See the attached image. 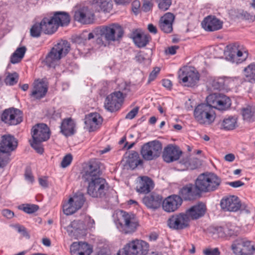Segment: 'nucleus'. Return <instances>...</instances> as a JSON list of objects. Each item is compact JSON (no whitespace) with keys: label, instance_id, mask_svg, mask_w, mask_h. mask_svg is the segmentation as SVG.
Returning <instances> with one entry per match:
<instances>
[{"label":"nucleus","instance_id":"1","mask_svg":"<svg viewBox=\"0 0 255 255\" xmlns=\"http://www.w3.org/2000/svg\"><path fill=\"white\" fill-rule=\"evenodd\" d=\"M101 174L100 167L96 163L88 164L83 170L82 178L88 184L87 193L93 198L105 197L108 189V183Z\"/></svg>","mask_w":255,"mask_h":255},{"label":"nucleus","instance_id":"2","mask_svg":"<svg viewBox=\"0 0 255 255\" xmlns=\"http://www.w3.org/2000/svg\"><path fill=\"white\" fill-rule=\"evenodd\" d=\"M94 33L96 36H100L97 38V43L99 45L106 46L102 38L108 42L120 41L123 36L124 31L120 24L112 23L97 27L94 30Z\"/></svg>","mask_w":255,"mask_h":255},{"label":"nucleus","instance_id":"3","mask_svg":"<svg viewBox=\"0 0 255 255\" xmlns=\"http://www.w3.org/2000/svg\"><path fill=\"white\" fill-rule=\"evenodd\" d=\"M70 44L66 40H61L51 49L45 58L49 67H54L57 62L69 52Z\"/></svg>","mask_w":255,"mask_h":255},{"label":"nucleus","instance_id":"4","mask_svg":"<svg viewBox=\"0 0 255 255\" xmlns=\"http://www.w3.org/2000/svg\"><path fill=\"white\" fill-rule=\"evenodd\" d=\"M195 121L201 125H210L215 119V113L211 107L205 103L199 104L194 110Z\"/></svg>","mask_w":255,"mask_h":255},{"label":"nucleus","instance_id":"5","mask_svg":"<svg viewBox=\"0 0 255 255\" xmlns=\"http://www.w3.org/2000/svg\"><path fill=\"white\" fill-rule=\"evenodd\" d=\"M162 145L161 142L154 140L144 143L141 147L142 158L147 161L155 160L161 155Z\"/></svg>","mask_w":255,"mask_h":255},{"label":"nucleus","instance_id":"6","mask_svg":"<svg viewBox=\"0 0 255 255\" xmlns=\"http://www.w3.org/2000/svg\"><path fill=\"white\" fill-rule=\"evenodd\" d=\"M206 104L209 105L211 109H217L219 110L225 111L231 106V100L226 96L215 93L209 95L206 98Z\"/></svg>","mask_w":255,"mask_h":255},{"label":"nucleus","instance_id":"7","mask_svg":"<svg viewBox=\"0 0 255 255\" xmlns=\"http://www.w3.org/2000/svg\"><path fill=\"white\" fill-rule=\"evenodd\" d=\"M148 248V244L146 242L135 240L127 244L123 250L125 255H145Z\"/></svg>","mask_w":255,"mask_h":255},{"label":"nucleus","instance_id":"8","mask_svg":"<svg viewBox=\"0 0 255 255\" xmlns=\"http://www.w3.org/2000/svg\"><path fill=\"white\" fill-rule=\"evenodd\" d=\"M225 55L226 59L233 63H241L245 60L248 53L242 50L239 43H235L226 47Z\"/></svg>","mask_w":255,"mask_h":255},{"label":"nucleus","instance_id":"9","mask_svg":"<svg viewBox=\"0 0 255 255\" xmlns=\"http://www.w3.org/2000/svg\"><path fill=\"white\" fill-rule=\"evenodd\" d=\"M231 249L236 255H253L255 252V247L251 242L242 238L235 240Z\"/></svg>","mask_w":255,"mask_h":255},{"label":"nucleus","instance_id":"10","mask_svg":"<svg viewBox=\"0 0 255 255\" xmlns=\"http://www.w3.org/2000/svg\"><path fill=\"white\" fill-rule=\"evenodd\" d=\"M85 199L83 193H76L73 197H71L68 202L63 206L64 214L71 215L80 209L83 206Z\"/></svg>","mask_w":255,"mask_h":255},{"label":"nucleus","instance_id":"11","mask_svg":"<svg viewBox=\"0 0 255 255\" xmlns=\"http://www.w3.org/2000/svg\"><path fill=\"white\" fill-rule=\"evenodd\" d=\"M190 219L185 213H181L172 215L167 220V225L174 230H182L189 225Z\"/></svg>","mask_w":255,"mask_h":255},{"label":"nucleus","instance_id":"12","mask_svg":"<svg viewBox=\"0 0 255 255\" xmlns=\"http://www.w3.org/2000/svg\"><path fill=\"white\" fill-rule=\"evenodd\" d=\"M180 82L185 86L193 87L199 80L197 72L191 68H184L179 74Z\"/></svg>","mask_w":255,"mask_h":255},{"label":"nucleus","instance_id":"13","mask_svg":"<svg viewBox=\"0 0 255 255\" xmlns=\"http://www.w3.org/2000/svg\"><path fill=\"white\" fill-rule=\"evenodd\" d=\"M1 120L9 126L16 125L22 121V113L19 110L17 109H6L1 115Z\"/></svg>","mask_w":255,"mask_h":255},{"label":"nucleus","instance_id":"14","mask_svg":"<svg viewBox=\"0 0 255 255\" xmlns=\"http://www.w3.org/2000/svg\"><path fill=\"white\" fill-rule=\"evenodd\" d=\"M124 100L121 94L113 92L106 97L104 107L108 111L114 112L121 108Z\"/></svg>","mask_w":255,"mask_h":255},{"label":"nucleus","instance_id":"15","mask_svg":"<svg viewBox=\"0 0 255 255\" xmlns=\"http://www.w3.org/2000/svg\"><path fill=\"white\" fill-rule=\"evenodd\" d=\"M179 196L181 197L182 201H191L200 197L201 194L195 184L188 183L180 189Z\"/></svg>","mask_w":255,"mask_h":255},{"label":"nucleus","instance_id":"16","mask_svg":"<svg viewBox=\"0 0 255 255\" xmlns=\"http://www.w3.org/2000/svg\"><path fill=\"white\" fill-rule=\"evenodd\" d=\"M120 221L122 231L125 234L134 232L138 226L133 214H129L124 212Z\"/></svg>","mask_w":255,"mask_h":255},{"label":"nucleus","instance_id":"17","mask_svg":"<svg viewBox=\"0 0 255 255\" xmlns=\"http://www.w3.org/2000/svg\"><path fill=\"white\" fill-rule=\"evenodd\" d=\"M74 19L82 24H91L94 19V14L87 6H80L75 10Z\"/></svg>","mask_w":255,"mask_h":255},{"label":"nucleus","instance_id":"18","mask_svg":"<svg viewBox=\"0 0 255 255\" xmlns=\"http://www.w3.org/2000/svg\"><path fill=\"white\" fill-rule=\"evenodd\" d=\"M183 201L178 195H172L162 201V206L163 210L168 213L176 211L181 206Z\"/></svg>","mask_w":255,"mask_h":255},{"label":"nucleus","instance_id":"19","mask_svg":"<svg viewBox=\"0 0 255 255\" xmlns=\"http://www.w3.org/2000/svg\"><path fill=\"white\" fill-rule=\"evenodd\" d=\"M86 226L82 221L74 220L67 227V231L70 236L78 239L86 235Z\"/></svg>","mask_w":255,"mask_h":255},{"label":"nucleus","instance_id":"20","mask_svg":"<svg viewBox=\"0 0 255 255\" xmlns=\"http://www.w3.org/2000/svg\"><path fill=\"white\" fill-rule=\"evenodd\" d=\"M221 208L226 211L236 212L241 207L239 198L234 195L223 198L220 202Z\"/></svg>","mask_w":255,"mask_h":255},{"label":"nucleus","instance_id":"21","mask_svg":"<svg viewBox=\"0 0 255 255\" xmlns=\"http://www.w3.org/2000/svg\"><path fill=\"white\" fill-rule=\"evenodd\" d=\"M31 134L34 140L44 141L50 137L49 129L45 124H37L32 128Z\"/></svg>","mask_w":255,"mask_h":255},{"label":"nucleus","instance_id":"22","mask_svg":"<svg viewBox=\"0 0 255 255\" xmlns=\"http://www.w3.org/2000/svg\"><path fill=\"white\" fill-rule=\"evenodd\" d=\"M17 146L16 139L10 134H4L0 140V150L5 153H9Z\"/></svg>","mask_w":255,"mask_h":255},{"label":"nucleus","instance_id":"23","mask_svg":"<svg viewBox=\"0 0 255 255\" xmlns=\"http://www.w3.org/2000/svg\"><path fill=\"white\" fill-rule=\"evenodd\" d=\"M182 153L178 146L169 144L163 149L162 158L165 162L170 163L179 159Z\"/></svg>","mask_w":255,"mask_h":255},{"label":"nucleus","instance_id":"24","mask_svg":"<svg viewBox=\"0 0 255 255\" xmlns=\"http://www.w3.org/2000/svg\"><path fill=\"white\" fill-rule=\"evenodd\" d=\"M102 122L103 119L99 114L91 113L85 117V128L90 132L95 131L99 128Z\"/></svg>","mask_w":255,"mask_h":255},{"label":"nucleus","instance_id":"25","mask_svg":"<svg viewBox=\"0 0 255 255\" xmlns=\"http://www.w3.org/2000/svg\"><path fill=\"white\" fill-rule=\"evenodd\" d=\"M92 252L91 246L85 242H74L70 247L71 255H90Z\"/></svg>","mask_w":255,"mask_h":255},{"label":"nucleus","instance_id":"26","mask_svg":"<svg viewBox=\"0 0 255 255\" xmlns=\"http://www.w3.org/2000/svg\"><path fill=\"white\" fill-rule=\"evenodd\" d=\"M203 28L206 31H214L222 28L223 22L213 16H208L202 22Z\"/></svg>","mask_w":255,"mask_h":255},{"label":"nucleus","instance_id":"27","mask_svg":"<svg viewBox=\"0 0 255 255\" xmlns=\"http://www.w3.org/2000/svg\"><path fill=\"white\" fill-rule=\"evenodd\" d=\"M174 15L170 12L166 13L162 16L159 21V26L164 33H169L172 31V24L174 20Z\"/></svg>","mask_w":255,"mask_h":255},{"label":"nucleus","instance_id":"28","mask_svg":"<svg viewBox=\"0 0 255 255\" xmlns=\"http://www.w3.org/2000/svg\"><path fill=\"white\" fill-rule=\"evenodd\" d=\"M47 90V85L44 81L36 80L33 83V88L30 95L36 99H40L45 96Z\"/></svg>","mask_w":255,"mask_h":255},{"label":"nucleus","instance_id":"29","mask_svg":"<svg viewBox=\"0 0 255 255\" xmlns=\"http://www.w3.org/2000/svg\"><path fill=\"white\" fill-rule=\"evenodd\" d=\"M206 211V205L200 202L186 210V213L190 219L195 220L203 216Z\"/></svg>","mask_w":255,"mask_h":255},{"label":"nucleus","instance_id":"30","mask_svg":"<svg viewBox=\"0 0 255 255\" xmlns=\"http://www.w3.org/2000/svg\"><path fill=\"white\" fill-rule=\"evenodd\" d=\"M143 203L148 208L156 209L158 208L162 203L161 196L156 193H151L143 198Z\"/></svg>","mask_w":255,"mask_h":255},{"label":"nucleus","instance_id":"31","mask_svg":"<svg viewBox=\"0 0 255 255\" xmlns=\"http://www.w3.org/2000/svg\"><path fill=\"white\" fill-rule=\"evenodd\" d=\"M53 18L51 15L44 17L40 22L42 31L46 34H52L55 32L58 27L53 21Z\"/></svg>","mask_w":255,"mask_h":255},{"label":"nucleus","instance_id":"32","mask_svg":"<svg viewBox=\"0 0 255 255\" xmlns=\"http://www.w3.org/2000/svg\"><path fill=\"white\" fill-rule=\"evenodd\" d=\"M76 124L71 118H67L63 120L61 126V132L66 136H71L76 131Z\"/></svg>","mask_w":255,"mask_h":255},{"label":"nucleus","instance_id":"33","mask_svg":"<svg viewBox=\"0 0 255 255\" xmlns=\"http://www.w3.org/2000/svg\"><path fill=\"white\" fill-rule=\"evenodd\" d=\"M58 28L60 26H67L70 21L69 14L64 11H55L51 14Z\"/></svg>","mask_w":255,"mask_h":255},{"label":"nucleus","instance_id":"34","mask_svg":"<svg viewBox=\"0 0 255 255\" xmlns=\"http://www.w3.org/2000/svg\"><path fill=\"white\" fill-rule=\"evenodd\" d=\"M229 78L223 77H211L209 80V89L210 90H221L227 86Z\"/></svg>","mask_w":255,"mask_h":255},{"label":"nucleus","instance_id":"35","mask_svg":"<svg viewBox=\"0 0 255 255\" xmlns=\"http://www.w3.org/2000/svg\"><path fill=\"white\" fill-rule=\"evenodd\" d=\"M154 183L153 181L147 176L141 177L138 185L136 187L138 192L143 194H147L153 188Z\"/></svg>","mask_w":255,"mask_h":255},{"label":"nucleus","instance_id":"36","mask_svg":"<svg viewBox=\"0 0 255 255\" xmlns=\"http://www.w3.org/2000/svg\"><path fill=\"white\" fill-rule=\"evenodd\" d=\"M91 3L92 7L98 12H109L112 8V1L110 0H92Z\"/></svg>","mask_w":255,"mask_h":255},{"label":"nucleus","instance_id":"37","mask_svg":"<svg viewBox=\"0 0 255 255\" xmlns=\"http://www.w3.org/2000/svg\"><path fill=\"white\" fill-rule=\"evenodd\" d=\"M127 164L129 165L130 168L134 169L138 165H142L143 161L140 159L139 154L135 151H131L128 153L126 161Z\"/></svg>","mask_w":255,"mask_h":255},{"label":"nucleus","instance_id":"38","mask_svg":"<svg viewBox=\"0 0 255 255\" xmlns=\"http://www.w3.org/2000/svg\"><path fill=\"white\" fill-rule=\"evenodd\" d=\"M208 192L216 190L220 185L221 180L220 178L214 173H206Z\"/></svg>","mask_w":255,"mask_h":255},{"label":"nucleus","instance_id":"39","mask_svg":"<svg viewBox=\"0 0 255 255\" xmlns=\"http://www.w3.org/2000/svg\"><path fill=\"white\" fill-rule=\"evenodd\" d=\"M208 181L206 173L201 174L195 180V184L201 194L202 192H208Z\"/></svg>","mask_w":255,"mask_h":255},{"label":"nucleus","instance_id":"40","mask_svg":"<svg viewBox=\"0 0 255 255\" xmlns=\"http://www.w3.org/2000/svg\"><path fill=\"white\" fill-rule=\"evenodd\" d=\"M237 127V119L235 117H229L225 118L220 123L221 129L230 130L235 129Z\"/></svg>","mask_w":255,"mask_h":255},{"label":"nucleus","instance_id":"41","mask_svg":"<svg viewBox=\"0 0 255 255\" xmlns=\"http://www.w3.org/2000/svg\"><path fill=\"white\" fill-rule=\"evenodd\" d=\"M242 114L245 121L254 122L255 120V106H248L242 109Z\"/></svg>","mask_w":255,"mask_h":255},{"label":"nucleus","instance_id":"42","mask_svg":"<svg viewBox=\"0 0 255 255\" xmlns=\"http://www.w3.org/2000/svg\"><path fill=\"white\" fill-rule=\"evenodd\" d=\"M244 71L246 80L250 83H255V62L249 64Z\"/></svg>","mask_w":255,"mask_h":255},{"label":"nucleus","instance_id":"43","mask_svg":"<svg viewBox=\"0 0 255 255\" xmlns=\"http://www.w3.org/2000/svg\"><path fill=\"white\" fill-rule=\"evenodd\" d=\"M149 37V35L146 34L137 33L133 36V40L137 46L143 47L148 43Z\"/></svg>","mask_w":255,"mask_h":255},{"label":"nucleus","instance_id":"44","mask_svg":"<svg viewBox=\"0 0 255 255\" xmlns=\"http://www.w3.org/2000/svg\"><path fill=\"white\" fill-rule=\"evenodd\" d=\"M18 80V75L17 73H8L4 79L6 85L13 86L16 84Z\"/></svg>","mask_w":255,"mask_h":255},{"label":"nucleus","instance_id":"45","mask_svg":"<svg viewBox=\"0 0 255 255\" xmlns=\"http://www.w3.org/2000/svg\"><path fill=\"white\" fill-rule=\"evenodd\" d=\"M118 91L114 92L115 93H120L122 95L123 98L127 95L128 93L129 92V86H128L125 82H122L118 84L117 88Z\"/></svg>","mask_w":255,"mask_h":255},{"label":"nucleus","instance_id":"46","mask_svg":"<svg viewBox=\"0 0 255 255\" xmlns=\"http://www.w3.org/2000/svg\"><path fill=\"white\" fill-rule=\"evenodd\" d=\"M158 8L163 11L168 10L172 3L171 0H155Z\"/></svg>","mask_w":255,"mask_h":255},{"label":"nucleus","instance_id":"47","mask_svg":"<svg viewBox=\"0 0 255 255\" xmlns=\"http://www.w3.org/2000/svg\"><path fill=\"white\" fill-rule=\"evenodd\" d=\"M41 31H42V30L40 22L35 23L30 29V35L32 37H38L40 36Z\"/></svg>","mask_w":255,"mask_h":255},{"label":"nucleus","instance_id":"48","mask_svg":"<svg viewBox=\"0 0 255 255\" xmlns=\"http://www.w3.org/2000/svg\"><path fill=\"white\" fill-rule=\"evenodd\" d=\"M39 209L38 205L35 204L24 205L22 210L27 214H32L36 212Z\"/></svg>","mask_w":255,"mask_h":255},{"label":"nucleus","instance_id":"49","mask_svg":"<svg viewBox=\"0 0 255 255\" xmlns=\"http://www.w3.org/2000/svg\"><path fill=\"white\" fill-rule=\"evenodd\" d=\"M42 142V141H38L33 139L32 141L30 142L31 146L36 151L37 153L40 154H42L44 151L41 144Z\"/></svg>","mask_w":255,"mask_h":255},{"label":"nucleus","instance_id":"50","mask_svg":"<svg viewBox=\"0 0 255 255\" xmlns=\"http://www.w3.org/2000/svg\"><path fill=\"white\" fill-rule=\"evenodd\" d=\"M204 255H220L221 253L218 248H206L203 251Z\"/></svg>","mask_w":255,"mask_h":255},{"label":"nucleus","instance_id":"51","mask_svg":"<svg viewBox=\"0 0 255 255\" xmlns=\"http://www.w3.org/2000/svg\"><path fill=\"white\" fill-rule=\"evenodd\" d=\"M72 159V156L71 154H67L63 157L62 160L61 162V166L62 168L67 167L71 164Z\"/></svg>","mask_w":255,"mask_h":255},{"label":"nucleus","instance_id":"52","mask_svg":"<svg viewBox=\"0 0 255 255\" xmlns=\"http://www.w3.org/2000/svg\"><path fill=\"white\" fill-rule=\"evenodd\" d=\"M224 227V233L226 234V237H231L236 236V232L235 231L234 227L232 226L226 225Z\"/></svg>","mask_w":255,"mask_h":255},{"label":"nucleus","instance_id":"53","mask_svg":"<svg viewBox=\"0 0 255 255\" xmlns=\"http://www.w3.org/2000/svg\"><path fill=\"white\" fill-rule=\"evenodd\" d=\"M213 234L217 235L219 238H226V234L224 233V227H216L214 228Z\"/></svg>","mask_w":255,"mask_h":255},{"label":"nucleus","instance_id":"54","mask_svg":"<svg viewBox=\"0 0 255 255\" xmlns=\"http://www.w3.org/2000/svg\"><path fill=\"white\" fill-rule=\"evenodd\" d=\"M5 152L0 150V167H3L8 162L9 157L7 155H4Z\"/></svg>","mask_w":255,"mask_h":255},{"label":"nucleus","instance_id":"55","mask_svg":"<svg viewBox=\"0 0 255 255\" xmlns=\"http://www.w3.org/2000/svg\"><path fill=\"white\" fill-rule=\"evenodd\" d=\"M94 37L93 32L88 33L87 31H84L78 37V39L91 40Z\"/></svg>","mask_w":255,"mask_h":255},{"label":"nucleus","instance_id":"56","mask_svg":"<svg viewBox=\"0 0 255 255\" xmlns=\"http://www.w3.org/2000/svg\"><path fill=\"white\" fill-rule=\"evenodd\" d=\"M159 71L160 68L158 67H155L149 74L148 83H150V82L154 80Z\"/></svg>","mask_w":255,"mask_h":255},{"label":"nucleus","instance_id":"57","mask_svg":"<svg viewBox=\"0 0 255 255\" xmlns=\"http://www.w3.org/2000/svg\"><path fill=\"white\" fill-rule=\"evenodd\" d=\"M25 179L32 182L34 180L33 176L32 174L31 170L30 167H27L25 169L24 174Z\"/></svg>","mask_w":255,"mask_h":255},{"label":"nucleus","instance_id":"58","mask_svg":"<svg viewBox=\"0 0 255 255\" xmlns=\"http://www.w3.org/2000/svg\"><path fill=\"white\" fill-rule=\"evenodd\" d=\"M26 50V48L25 46L17 48V49L13 53V57L16 55H18L19 56L20 58H22L24 55Z\"/></svg>","mask_w":255,"mask_h":255},{"label":"nucleus","instance_id":"59","mask_svg":"<svg viewBox=\"0 0 255 255\" xmlns=\"http://www.w3.org/2000/svg\"><path fill=\"white\" fill-rule=\"evenodd\" d=\"M138 108L135 107L128 112L126 116V119L131 120L133 119L137 114Z\"/></svg>","mask_w":255,"mask_h":255},{"label":"nucleus","instance_id":"60","mask_svg":"<svg viewBox=\"0 0 255 255\" xmlns=\"http://www.w3.org/2000/svg\"><path fill=\"white\" fill-rule=\"evenodd\" d=\"M153 6V3L149 1H145L142 5V9L143 11L147 12L149 11Z\"/></svg>","mask_w":255,"mask_h":255},{"label":"nucleus","instance_id":"61","mask_svg":"<svg viewBox=\"0 0 255 255\" xmlns=\"http://www.w3.org/2000/svg\"><path fill=\"white\" fill-rule=\"evenodd\" d=\"M227 184L233 188H238L244 185L245 183L240 180L229 182Z\"/></svg>","mask_w":255,"mask_h":255},{"label":"nucleus","instance_id":"62","mask_svg":"<svg viewBox=\"0 0 255 255\" xmlns=\"http://www.w3.org/2000/svg\"><path fill=\"white\" fill-rule=\"evenodd\" d=\"M241 15L243 18L246 20H251L254 21L255 19V17L250 14L247 11H243L242 13H241Z\"/></svg>","mask_w":255,"mask_h":255},{"label":"nucleus","instance_id":"63","mask_svg":"<svg viewBox=\"0 0 255 255\" xmlns=\"http://www.w3.org/2000/svg\"><path fill=\"white\" fill-rule=\"evenodd\" d=\"M16 229L17 230V231L19 233H22L23 236L29 238V235L27 232L25 227L22 226H18L16 227Z\"/></svg>","mask_w":255,"mask_h":255},{"label":"nucleus","instance_id":"64","mask_svg":"<svg viewBox=\"0 0 255 255\" xmlns=\"http://www.w3.org/2000/svg\"><path fill=\"white\" fill-rule=\"evenodd\" d=\"M2 214L3 216L8 219L12 218L14 216L13 212L8 209L3 210L2 211Z\"/></svg>","mask_w":255,"mask_h":255}]
</instances>
